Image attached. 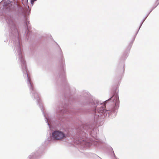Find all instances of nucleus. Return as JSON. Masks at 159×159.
<instances>
[{"mask_svg":"<svg viewBox=\"0 0 159 159\" xmlns=\"http://www.w3.org/2000/svg\"><path fill=\"white\" fill-rule=\"evenodd\" d=\"M52 137L55 140H60L66 138V135L61 131L56 130L52 133Z\"/></svg>","mask_w":159,"mask_h":159,"instance_id":"1","label":"nucleus"},{"mask_svg":"<svg viewBox=\"0 0 159 159\" xmlns=\"http://www.w3.org/2000/svg\"><path fill=\"white\" fill-rule=\"evenodd\" d=\"M37 0H31V3L32 5L33 4L34 2L35 1H37Z\"/></svg>","mask_w":159,"mask_h":159,"instance_id":"2","label":"nucleus"},{"mask_svg":"<svg viewBox=\"0 0 159 159\" xmlns=\"http://www.w3.org/2000/svg\"><path fill=\"white\" fill-rule=\"evenodd\" d=\"M115 97L116 98V101L117 100V99H118V98H117V97H116V96Z\"/></svg>","mask_w":159,"mask_h":159,"instance_id":"3","label":"nucleus"},{"mask_svg":"<svg viewBox=\"0 0 159 159\" xmlns=\"http://www.w3.org/2000/svg\"><path fill=\"white\" fill-rule=\"evenodd\" d=\"M103 111L102 110V111H100V112H101V113H102V112Z\"/></svg>","mask_w":159,"mask_h":159,"instance_id":"4","label":"nucleus"},{"mask_svg":"<svg viewBox=\"0 0 159 159\" xmlns=\"http://www.w3.org/2000/svg\"><path fill=\"white\" fill-rule=\"evenodd\" d=\"M113 96L111 98H113Z\"/></svg>","mask_w":159,"mask_h":159,"instance_id":"5","label":"nucleus"}]
</instances>
